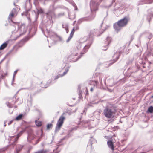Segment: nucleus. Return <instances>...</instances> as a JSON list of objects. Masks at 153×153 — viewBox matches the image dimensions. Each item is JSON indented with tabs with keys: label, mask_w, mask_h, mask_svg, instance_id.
I'll use <instances>...</instances> for the list:
<instances>
[{
	"label": "nucleus",
	"mask_w": 153,
	"mask_h": 153,
	"mask_svg": "<svg viewBox=\"0 0 153 153\" xmlns=\"http://www.w3.org/2000/svg\"><path fill=\"white\" fill-rule=\"evenodd\" d=\"M136 67H134V68H129L128 70V71H129V70H131V71H130V72L131 73H135V72H137V69L135 71H134V69H136Z\"/></svg>",
	"instance_id": "nucleus-35"
},
{
	"label": "nucleus",
	"mask_w": 153,
	"mask_h": 153,
	"mask_svg": "<svg viewBox=\"0 0 153 153\" xmlns=\"http://www.w3.org/2000/svg\"><path fill=\"white\" fill-rule=\"evenodd\" d=\"M65 29L67 33H68L69 31L68 25H65Z\"/></svg>",
	"instance_id": "nucleus-46"
},
{
	"label": "nucleus",
	"mask_w": 153,
	"mask_h": 153,
	"mask_svg": "<svg viewBox=\"0 0 153 153\" xmlns=\"http://www.w3.org/2000/svg\"><path fill=\"white\" fill-rule=\"evenodd\" d=\"M16 102V101H15L14 102L13 104H12L10 102H7L6 103V104L7 106L9 108H12L13 107V105Z\"/></svg>",
	"instance_id": "nucleus-33"
},
{
	"label": "nucleus",
	"mask_w": 153,
	"mask_h": 153,
	"mask_svg": "<svg viewBox=\"0 0 153 153\" xmlns=\"http://www.w3.org/2000/svg\"><path fill=\"white\" fill-rule=\"evenodd\" d=\"M64 113L60 117L56 124L55 130V133H56L60 129L62 126V125L65 119V117L63 116Z\"/></svg>",
	"instance_id": "nucleus-14"
},
{
	"label": "nucleus",
	"mask_w": 153,
	"mask_h": 153,
	"mask_svg": "<svg viewBox=\"0 0 153 153\" xmlns=\"http://www.w3.org/2000/svg\"><path fill=\"white\" fill-rule=\"evenodd\" d=\"M64 68H65L64 71L66 73H67V72L69 71V69L70 68V66H67V67H65Z\"/></svg>",
	"instance_id": "nucleus-44"
},
{
	"label": "nucleus",
	"mask_w": 153,
	"mask_h": 153,
	"mask_svg": "<svg viewBox=\"0 0 153 153\" xmlns=\"http://www.w3.org/2000/svg\"><path fill=\"white\" fill-rule=\"evenodd\" d=\"M24 116V114H20L16 117L15 119V120L17 121L20 120L22 119Z\"/></svg>",
	"instance_id": "nucleus-28"
},
{
	"label": "nucleus",
	"mask_w": 153,
	"mask_h": 153,
	"mask_svg": "<svg viewBox=\"0 0 153 153\" xmlns=\"http://www.w3.org/2000/svg\"><path fill=\"white\" fill-rule=\"evenodd\" d=\"M62 77L60 74H58L57 76H56L53 79H50L48 80L47 83L45 85L42 84V82H41V86L43 88H46L52 84L55 83L56 82V80L59 77Z\"/></svg>",
	"instance_id": "nucleus-13"
},
{
	"label": "nucleus",
	"mask_w": 153,
	"mask_h": 153,
	"mask_svg": "<svg viewBox=\"0 0 153 153\" xmlns=\"http://www.w3.org/2000/svg\"><path fill=\"white\" fill-rule=\"evenodd\" d=\"M135 46L137 48H139L140 46V40H139L138 44L137 45H135Z\"/></svg>",
	"instance_id": "nucleus-53"
},
{
	"label": "nucleus",
	"mask_w": 153,
	"mask_h": 153,
	"mask_svg": "<svg viewBox=\"0 0 153 153\" xmlns=\"http://www.w3.org/2000/svg\"><path fill=\"white\" fill-rule=\"evenodd\" d=\"M116 110L114 108L111 106H107L103 110V114L107 118H110L114 117Z\"/></svg>",
	"instance_id": "nucleus-8"
},
{
	"label": "nucleus",
	"mask_w": 153,
	"mask_h": 153,
	"mask_svg": "<svg viewBox=\"0 0 153 153\" xmlns=\"http://www.w3.org/2000/svg\"><path fill=\"white\" fill-rule=\"evenodd\" d=\"M48 152V150L42 149L41 150L35 152L34 153H47Z\"/></svg>",
	"instance_id": "nucleus-30"
},
{
	"label": "nucleus",
	"mask_w": 153,
	"mask_h": 153,
	"mask_svg": "<svg viewBox=\"0 0 153 153\" xmlns=\"http://www.w3.org/2000/svg\"><path fill=\"white\" fill-rule=\"evenodd\" d=\"M6 74H5V75H3L1 74V75L0 78H1V79H3L5 76Z\"/></svg>",
	"instance_id": "nucleus-54"
},
{
	"label": "nucleus",
	"mask_w": 153,
	"mask_h": 153,
	"mask_svg": "<svg viewBox=\"0 0 153 153\" xmlns=\"http://www.w3.org/2000/svg\"><path fill=\"white\" fill-rule=\"evenodd\" d=\"M98 4L96 3L91 1L90 3V9L91 13L88 17H83L78 20L77 21L78 24H80L84 21H89L93 20L95 16V12L98 10Z\"/></svg>",
	"instance_id": "nucleus-5"
},
{
	"label": "nucleus",
	"mask_w": 153,
	"mask_h": 153,
	"mask_svg": "<svg viewBox=\"0 0 153 153\" xmlns=\"http://www.w3.org/2000/svg\"><path fill=\"white\" fill-rule=\"evenodd\" d=\"M7 121L6 120H5L4 122V126H5L6 125V123Z\"/></svg>",
	"instance_id": "nucleus-61"
},
{
	"label": "nucleus",
	"mask_w": 153,
	"mask_h": 153,
	"mask_svg": "<svg viewBox=\"0 0 153 153\" xmlns=\"http://www.w3.org/2000/svg\"><path fill=\"white\" fill-rule=\"evenodd\" d=\"M74 33V31H72L70 33V35L73 36Z\"/></svg>",
	"instance_id": "nucleus-57"
},
{
	"label": "nucleus",
	"mask_w": 153,
	"mask_h": 153,
	"mask_svg": "<svg viewBox=\"0 0 153 153\" xmlns=\"http://www.w3.org/2000/svg\"><path fill=\"white\" fill-rule=\"evenodd\" d=\"M102 23L101 25V27L102 29H94L93 30H92L90 31V33L89 35V37H87L88 38H89L90 37H91L93 38V36L96 35L98 36H99L104 31L108 29L109 27L108 26L105 25L104 27H103L102 26Z\"/></svg>",
	"instance_id": "nucleus-9"
},
{
	"label": "nucleus",
	"mask_w": 153,
	"mask_h": 153,
	"mask_svg": "<svg viewBox=\"0 0 153 153\" xmlns=\"http://www.w3.org/2000/svg\"><path fill=\"white\" fill-rule=\"evenodd\" d=\"M74 27L75 28V29L76 30H78L79 28V27L78 26H76L75 27Z\"/></svg>",
	"instance_id": "nucleus-60"
},
{
	"label": "nucleus",
	"mask_w": 153,
	"mask_h": 153,
	"mask_svg": "<svg viewBox=\"0 0 153 153\" xmlns=\"http://www.w3.org/2000/svg\"><path fill=\"white\" fill-rule=\"evenodd\" d=\"M31 89V88L30 87H27V88H22L20 89V90H30Z\"/></svg>",
	"instance_id": "nucleus-48"
},
{
	"label": "nucleus",
	"mask_w": 153,
	"mask_h": 153,
	"mask_svg": "<svg viewBox=\"0 0 153 153\" xmlns=\"http://www.w3.org/2000/svg\"><path fill=\"white\" fill-rule=\"evenodd\" d=\"M67 73L65 72L64 71L63 73L60 74L62 77L63 76L65 75Z\"/></svg>",
	"instance_id": "nucleus-55"
},
{
	"label": "nucleus",
	"mask_w": 153,
	"mask_h": 153,
	"mask_svg": "<svg viewBox=\"0 0 153 153\" xmlns=\"http://www.w3.org/2000/svg\"><path fill=\"white\" fill-rule=\"evenodd\" d=\"M29 13L27 11L25 12V15L27 17L28 20H29L30 22H31V20L29 16Z\"/></svg>",
	"instance_id": "nucleus-37"
},
{
	"label": "nucleus",
	"mask_w": 153,
	"mask_h": 153,
	"mask_svg": "<svg viewBox=\"0 0 153 153\" xmlns=\"http://www.w3.org/2000/svg\"><path fill=\"white\" fill-rule=\"evenodd\" d=\"M148 44L149 42H148L146 43L147 46V50H148V52H149V53L150 55H152V53L151 52V51H152V49H153V41H151L150 43V51L149 49V47L148 46Z\"/></svg>",
	"instance_id": "nucleus-22"
},
{
	"label": "nucleus",
	"mask_w": 153,
	"mask_h": 153,
	"mask_svg": "<svg viewBox=\"0 0 153 153\" xmlns=\"http://www.w3.org/2000/svg\"><path fill=\"white\" fill-rule=\"evenodd\" d=\"M24 145L18 144L17 145L15 153H19L24 147Z\"/></svg>",
	"instance_id": "nucleus-18"
},
{
	"label": "nucleus",
	"mask_w": 153,
	"mask_h": 153,
	"mask_svg": "<svg viewBox=\"0 0 153 153\" xmlns=\"http://www.w3.org/2000/svg\"><path fill=\"white\" fill-rule=\"evenodd\" d=\"M112 38L109 36H108L105 39V44H107L108 45H109V44L111 43L112 41Z\"/></svg>",
	"instance_id": "nucleus-27"
},
{
	"label": "nucleus",
	"mask_w": 153,
	"mask_h": 153,
	"mask_svg": "<svg viewBox=\"0 0 153 153\" xmlns=\"http://www.w3.org/2000/svg\"><path fill=\"white\" fill-rule=\"evenodd\" d=\"M134 35H132L131 36V41H132L134 39Z\"/></svg>",
	"instance_id": "nucleus-59"
},
{
	"label": "nucleus",
	"mask_w": 153,
	"mask_h": 153,
	"mask_svg": "<svg viewBox=\"0 0 153 153\" xmlns=\"http://www.w3.org/2000/svg\"><path fill=\"white\" fill-rule=\"evenodd\" d=\"M64 13L61 12L58 13L57 15H56V19L59 18L61 17L64 16Z\"/></svg>",
	"instance_id": "nucleus-34"
},
{
	"label": "nucleus",
	"mask_w": 153,
	"mask_h": 153,
	"mask_svg": "<svg viewBox=\"0 0 153 153\" xmlns=\"http://www.w3.org/2000/svg\"><path fill=\"white\" fill-rule=\"evenodd\" d=\"M27 131L28 133L27 140L28 141L30 140H33L35 137V135L33 134V131L30 126L26 127L24 129L19 132L17 135V136H9L8 138L9 140L10 141V144L11 145L15 146L16 143L19 137L22 134L24 131Z\"/></svg>",
	"instance_id": "nucleus-2"
},
{
	"label": "nucleus",
	"mask_w": 153,
	"mask_h": 153,
	"mask_svg": "<svg viewBox=\"0 0 153 153\" xmlns=\"http://www.w3.org/2000/svg\"><path fill=\"white\" fill-rule=\"evenodd\" d=\"M116 4V3H115V0H113L112 3L109 5L108 6V7H109L112 6H114L115 4Z\"/></svg>",
	"instance_id": "nucleus-47"
},
{
	"label": "nucleus",
	"mask_w": 153,
	"mask_h": 153,
	"mask_svg": "<svg viewBox=\"0 0 153 153\" xmlns=\"http://www.w3.org/2000/svg\"><path fill=\"white\" fill-rule=\"evenodd\" d=\"M94 82H95V84L96 85H97L98 83V81H95Z\"/></svg>",
	"instance_id": "nucleus-62"
},
{
	"label": "nucleus",
	"mask_w": 153,
	"mask_h": 153,
	"mask_svg": "<svg viewBox=\"0 0 153 153\" xmlns=\"http://www.w3.org/2000/svg\"><path fill=\"white\" fill-rule=\"evenodd\" d=\"M11 12L15 14L16 12V9L15 8H13L11 10Z\"/></svg>",
	"instance_id": "nucleus-51"
},
{
	"label": "nucleus",
	"mask_w": 153,
	"mask_h": 153,
	"mask_svg": "<svg viewBox=\"0 0 153 153\" xmlns=\"http://www.w3.org/2000/svg\"><path fill=\"white\" fill-rule=\"evenodd\" d=\"M71 4L74 7V10H78V8L76 4L74 2H72Z\"/></svg>",
	"instance_id": "nucleus-39"
},
{
	"label": "nucleus",
	"mask_w": 153,
	"mask_h": 153,
	"mask_svg": "<svg viewBox=\"0 0 153 153\" xmlns=\"http://www.w3.org/2000/svg\"><path fill=\"white\" fill-rule=\"evenodd\" d=\"M13 120H11L8 123V125H10L13 122Z\"/></svg>",
	"instance_id": "nucleus-58"
},
{
	"label": "nucleus",
	"mask_w": 153,
	"mask_h": 153,
	"mask_svg": "<svg viewBox=\"0 0 153 153\" xmlns=\"http://www.w3.org/2000/svg\"><path fill=\"white\" fill-rule=\"evenodd\" d=\"M71 4L74 7V10H78V8L76 4L74 2H72Z\"/></svg>",
	"instance_id": "nucleus-40"
},
{
	"label": "nucleus",
	"mask_w": 153,
	"mask_h": 153,
	"mask_svg": "<svg viewBox=\"0 0 153 153\" xmlns=\"http://www.w3.org/2000/svg\"><path fill=\"white\" fill-rule=\"evenodd\" d=\"M117 5H116V7H114V8L113 9V11H117V10H118V9L119 8V7L118 6H117Z\"/></svg>",
	"instance_id": "nucleus-50"
},
{
	"label": "nucleus",
	"mask_w": 153,
	"mask_h": 153,
	"mask_svg": "<svg viewBox=\"0 0 153 153\" xmlns=\"http://www.w3.org/2000/svg\"><path fill=\"white\" fill-rule=\"evenodd\" d=\"M53 127V125L51 123H49L47 125V129L49 130L51 128Z\"/></svg>",
	"instance_id": "nucleus-38"
},
{
	"label": "nucleus",
	"mask_w": 153,
	"mask_h": 153,
	"mask_svg": "<svg viewBox=\"0 0 153 153\" xmlns=\"http://www.w3.org/2000/svg\"><path fill=\"white\" fill-rule=\"evenodd\" d=\"M74 129L76 130V128H72L69 131V134H68V137H69L71 136V135L70 134V133L72 132Z\"/></svg>",
	"instance_id": "nucleus-43"
},
{
	"label": "nucleus",
	"mask_w": 153,
	"mask_h": 153,
	"mask_svg": "<svg viewBox=\"0 0 153 153\" xmlns=\"http://www.w3.org/2000/svg\"><path fill=\"white\" fill-rule=\"evenodd\" d=\"M124 48L125 47L124 46L121 47L119 49V50L117 51L116 53H114L113 56L114 58V62L113 63H109L108 64L109 65H111L113 63L116 62L118 59L120 54L123 52Z\"/></svg>",
	"instance_id": "nucleus-15"
},
{
	"label": "nucleus",
	"mask_w": 153,
	"mask_h": 153,
	"mask_svg": "<svg viewBox=\"0 0 153 153\" xmlns=\"http://www.w3.org/2000/svg\"><path fill=\"white\" fill-rule=\"evenodd\" d=\"M34 3L37 4L38 3V0H34Z\"/></svg>",
	"instance_id": "nucleus-63"
},
{
	"label": "nucleus",
	"mask_w": 153,
	"mask_h": 153,
	"mask_svg": "<svg viewBox=\"0 0 153 153\" xmlns=\"http://www.w3.org/2000/svg\"><path fill=\"white\" fill-rule=\"evenodd\" d=\"M105 79L106 77L105 76L104 77L102 76H100L99 79L101 86H103V83L102 81V79H103L104 83L105 85H107L109 86L112 87L115 84L114 82V79H113L111 78L109 79H108L107 82L105 81Z\"/></svg>",
	"instance_id": "nucleus-12"
},
{
	"label": "nucleus",
	"mask_w": 153,
	"mask_h": 153,
	"mask_svg": "<svg viewBox=\"0 0 153 153\" xmlns=\"http://www.w3.org/2000/svg\"><path fill=\"white\" fill-rule=\"evenodd\" d=\"M107 144L109 148L112 150H114V146L113 143L111 140H108L107 141Z\"/></svg>",
	"instance_id": "nucleus-24"
},
{
	"label": "nucleus",
	"mask_w": 153,
	"mask_h": 153,
	"mask_svg": "<svg viewBox=\"0 0 153 153\" xmlns=\"http://www.w3.org/2000/svg\"><path fill=\"white\" fill-rule=\"evenodd\" d=\"M54 4H53L52 5H50V7L52 8L54 10H56V9L58 8H61V9H65L67 10H68V8H66L65 7H64L63 5H57L56 7H54Z\"/></svg>",
	"instance_id": "nucleus-19"
},
{
	"label": "nucleus",
	"mask_w": 153,
	"mask_h": 153,
	"mask_svg": "<svg viewBox=\"0 0 153 153\" xmlns=\"http://www.w3.org/2000/svg\"><path fill=\"white\" fill-rule=\"evenodd\" d=\"M7 149V147H5L0 149V153H4V151Z\"/></svg>",
	"instance_id": "nucleus-42"
},
{
	"label": "nucleus",
	"mask_w": 153,
	"mask_h": 153,
	"mask_svg": "<svg viewBox=\"0 0 153 153\" xmlns=\"http://www.w3.org/2000/svg\"><path fill=\"white\" fill-rule=\"evenodd\" d=\"M147 112L150 113H153V106H149L148 108Z\"/></svg>",
	"instance_id": "nucleus-29"
},
{
	"label": "nucleus",
	"mask_w": 153,
	"mask_h": 153,
	"mask_svg": "<svg viewBox=\"0 0 153 153\" xmlns=\"http://www.w3.org/2000/svg\"><path fill=\"white\" fill-rule=\"evenodd\" d=\"M68 15L69 18L71 20H73L75 18V15L74 14L73 15H70L69 14Z\"/></svg>",
	"instance_id": "nucleus-41"
},
{
	"label": "nucleus",
	"mask_w": 153,
	"mask_h": 153,
	"mask_svg": "<svg viewBox=\"0 0 153 153\" xmlns=\"http://www.w3.org/2000/svg\"><path fill=\"white\" fill-rule=\"evenodd\" d=\"M72 37H73L72 36L70 35L69 37H68V39L66 40V42H68L70 41V40L72 38Z\"/></svg>",
	"instance_id": "nucleus-49"
},
{
	"label": "nucleus",
	"mask_w": 153,
	"mask_h": 153,
	"mask_svg": "<svg viewBox=\"0 0 153 153\" xmlns=\"http://www.w3.org/2000/svg\"><path fill=\"white\" fill-rule=\"evenodd\" d=\"M55 10L50 7L47 12L45 13L46 16L42 15L41 16L42 23L46 27H51L53 24L52 19H56V14L55 12Z\"/></svg>",
	"instance_id": "nucleus-3"
},
{
	"label": "nucleus",
	"mask_w": 153,
	"mask_h": 153,
	"mask_svg": "<svg viewBox=\"0 0 153 153\" xmlns=\"http://www.w3.org/2000/svg\"><path fill=\"white\" fill-rule=\"evenodd\" d=\"M35 123L36 126L40 127L42 126V121L35 120Z\"/></svg>",
	"instance_id": "nucleus-31"
},
{
	"label": "nucleus",
	"mask_w": 153,
	"mask_h": 153,
	"mask_svg": "<svg viewBox=\"0 0 153 153\" xmlns=\"http://www.w3.org/2000/svg\"><path fill=\"white\" fill-rule=\"evenodd\" d=\"M84 89L85 91L86 92L85 94V98L86 96H87L88 95V91L87 87L85 88H84Z\"/></svg>",
	"instance_id": "nucleus-45"
},
{
	"label": "nucleus",
	"mask_w": 153,
	"mask_h": 153,
	"mask_svg": "<svg viewBox=\"0 0 153 153\" xmlns=\"http://www.w3.org/2000/svg\"><path fill=\"white\" fill-rule=\"evenodd\" d=\"M81 85H79L78 86V95H79V98L81 99L82 97V95L83 94H85L84 92H83L81 90Z\"/></svg>",
	"instance_id": "nucleus-23"
},
{
	"label": "nucleus",
	"mask_w": 153,
	"mask_h": 153,
	"mask_svg": "<svg viewBox=\"0 0 153 153\" xmlns=\"http://www.w3.org/2000/svg\"><path fill=\"white\" fill-rule=\"evenodd\" d=\"M18 71V69H17V70H16L15 71H14V73H13V75L15 76Z\"/></svg>",
	"instance_id": "nucleus-56"
},
{
	"label": "nucleus",
	"mask_w": 153,
	"mask_h": 153,
	"mask_svg": "<svg viewBox=\"0 0 153 153\" xmlns=\"http://www.w3.org/2000/svg\"><path fill=\"white\" fill-rule=\"evenodd\" d=\"M105 45L103 46L102 47V50L104 51L106 50L108 48L109 45L105 43Z\"/></svg>",
	"instance_id": "nucleus-36"
},
{
	"label": "nucleus",
	"mask_w": 153,
	"mask_h": 153,
	"mask_svg": "<svg viewBox=\"0 0 153 153\" xmlns=\"http://www.w3.org/2000/svg\"><path fill=\"white\" fill-rule=\"evenodd\" d=\"M88 106L89 107H92V105L91 104H88Z\"/></svg>",
	"instance_id": "nucleus-64"
},
{
	"label": "nucleus",
	"mask_w": 153,
	"mask_h": 153,
	"mask_svg": "<svg viewBox=\"0 0 153 153\" xmlns=\"http://www.w3.org/2000/svg\"><path fill=\"white\" fill-rule=\"evenodd\" d=\"M153 2V0H141L140 3L141 4H150Z\"/></svg>",
	"instance_id": "nucleus-25"
},
{
	"label": "nucleus",
	"mask_w": 153,
	"mask_h": 153,
	"mask_svg": "<svg viewBox=\"0 0 153 153\" xmlns=\"http://www.w3.org/2000/svg\"><path fill=\"white\" fill-rule=\"evenodd\" d=\"M39 28L41 30L43 33L46 37H48V34L49 33V31H48L47 29H46L45 30V28L42 25H40L39 26Z\"/></svg>",
	"instance_id": "nucleus-16"
},
{
	"label": "nucleus",
	"mask_w": 153,
	"mask_h": 153,
	"mask_svg": "<svg viewBox=\"0 0 153 153\" xmlns=\"http://www.w3.org/2000/svg\"><path fill=\"white\" fill-rule=\"evenodd\" d=\"M152 37V34L151 33H150L148 37V39L150 40L151 39Z\"/></svg>",
	"instance_id": "nucleus-52"
},
{
	"label": "nucleus",
	"mask_w": 153,
	"mask_h": 153,
	"mask_svg": "<svg viewBox=\"0 0 153 153\" xmlns=\"http://www.w3.org/2000/svg\"><path fill=\"white\" fill-rule=\"evenodd\" d=\"M96 142V140L92 137H91L89 140V141L88 145L87 147L88 148L89 146H90V147H91L92 146V144L95 143Z\"/></svg>",
	"instance_id": "nucleus-20"
},
{
	"label": "nucleus",
	"mask_w": 153,
	"mask_h": 153,
	"mask_svg": "<svg viewBox=\"0 0 153 153\" xmlns=\"http://www.w3.org/2000/svg\"><path fill=\"white\" fill-rule=\"evenodd\" d=\"M14 14L13 13H12L11 12H10V13L9 14V16L8 18V20L9 22H10V21L12 22V18L13 17Z\"/></svg>",
	"instance_id": "nucleus-32"
},
{
	"label": "nucleus",
	"mask_w": 153,
	"mask_h": 153,
	"mask_svg": "<svg viewBox=\"0 0 153 153\" xmlns=\"http://www.w3.org/2000/svg\"><path fill=\"white\" fill-rule=\"evenodd\" d=\"M128 21V18L124 17L114 24V29L118 32L120 30L122 27H125L127 25Z\"/></svg>",
	"instance_id": "nucleus-7"
},
{
	"label": "nucleus",
	"mask_w": 153,
	"mask_h": 153,
	"mask_svg": "<svg viewBox=\"0 0 153 153\" xmlns=\"http://www.w3.org/2000/svg\"><path fill=\"white\" fill-rule=\"evenodd\" d=\"M37 12L36 13L35 12V20L34 22H36L38 18L39 14H43L44 13V11L41 8L37 9Z\"/></svg>",
	"instance_id": "nucleus-17"
},
{
	"label": "nucleus",
	"mask_w": 153,
	"mask_h": 153,
	"mask_svg": "<svg viewBox=\"0 0 153 153\" xmlns=\"http://www.w3.org/2000/svg\"><path fill=\"white\" fill-rule=\"evenodd\" d=\"M75 50H72L71 51V54L67 58V61L70 62H74L78 60L82 56H81L80 54L79 56H77V52H75Z\"/></svg>",
	"instance_id": "nucleus-11"
},
{
	"label": "nucleus",
	"mask_w": 153,
	"mask_h": 153,
	"mask_svg": "<svg viewBox=\"0 0 153 153\" xmlns=\"http://www.w3.org/2000/svg\"><path fill=\"white\" fill-rule=\"evenodd\" d=\"M16 26L17 27V30H14L12 32V34L18 33L19 34L14 39L15 40H16L19 37L25 34L27 30V27L24 24H21L20 25H16L15 26H12V27H14Z\"/></svg>",
	"instance_id": "nucleus-6"
},
{
	"label": "nucleus",
	"mask_w": 153,
	"mask_h": 153,
	"mask_svg": "<svg viewBox=\"0 0 153 153\" xmlns=\"http://www.w3.org/2000/svg\"><path fill=\"white\" fill-rule=\"evenodd\" d=\"M9 43L8 41H6L2 44L0 47V50H2L5 48Z\"/></svg>",
	"instance_id": "nucleus-26"
},
{
	"label": "nucleus",
	"mask_w": 153,
	"mask_h": 153,
	"mask_svg": "<svg viewBox=\"0 0 153 153\" xmlns=\"http://www.w3.org/2000/svg\"><path fill=\"white\" fill-rule=\"evenodd\" d=\"M37 30V26L36 25L31 26L29 29L28 31L27 35H28V37H26L23 39L19 43V44L13 48L12 49L10 50L9 52L7 54V55H8L10 54L13 51V50L16 49L17 51L18 48L22 47L25 44V43L30 38L33 37L35 34Z\"/></svg>",
	"instance_id": "nucleus-4"
},
{
	"label": "nucleus",
	"mask_w": 153,
	"mask_h": 153,
	"mask_svg": "<svg viewBox=\"0 0 153 153\" xmlns=\"http://www.w3.org/2000/svg\"><path fill=\"white\" fill-rule=\"evenodd\" d=\"M148 11V14L147 17V19L149 23L150 22L151 19V18L153 17V13L151 11V10H149Z\"/></svg>",
	"instance_id": "nucleus-21"
},
{
	"label": "nucleus",
	"mask_w": 153,
	"mask_h": 153,
	"mask_svg": "<svg viewBox=\"0 0 153 153\" xmlns=\"http://www.w3.org/2000/svg\"><path fill=\"white\" fill-rule=\"evenodd\" d=\"M49 36L51 39L50 42L51 45L55 44L58 40L60 41L62 39L61 37L59 36L56 33L52 31H49Z\"/></svg>",
	"instance_id": "nucleus-10"
},
{
	"label": "nucleus",
	"mask_w": 153,
	"mask_h": 153,
	"mask_svg": "<svg viewBox=\"0 0 153 153\" xmlns=\"http://www.w3.org/2000/svg\"><path fill=\"white\" fill-rule=\"evenodd\" d=\"M93 42V39L91 37L88 38L84 37L81 38L76 44V48L72 50H75V52L80 53L81 56L84 54L88 51Z\"/></svg>",
	"instance_id": "nucleus-1"
}]
</instances>
